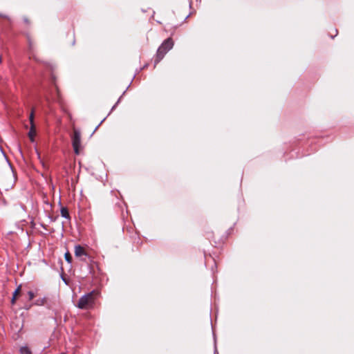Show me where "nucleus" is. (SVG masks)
Instances as JSON below:
<instances>
[{
  "instance_id": "f257e3e1",
  "label": "nucleus",
  "mask_w": 354,
  "mask_h": 354,
  "mask_svg": "<svg viewBox=\"0 0 354 354\" xmlns=\"http://www.w3.org/2000/svg\"><path fill=\"white\" fill-rule=\"evenodd\" d=\"M174 46V41L171 38L165 39L157 50L156 57L154 59V66L159 63L165 54Z\"/></svg>"
},
{
  "instance_id": "f03ea898",
  "label": "nucleus",
  "mask_w": 354,
  "mask_h": 354,
  "mask_svg": "<svg viewBox=\"0 0 354 354\" xmlns=\"http://www.w3.org/2000/svg\"><path fill=\"white\" fill-rule=\"evenodd\" d=\"M72 145L74 151L76 154L80 153V147H81V133L77 129H75L73 131V136L72 137Z\"/></svg>"
},
{
  "instance_id": "7ed1b4c3",
  "label": "nucleus",
  "mask_w": 354,
  "mask_h": 354,
  "mask_svg": "<svg viewBox=\"0 0 354 354\" xmlns=\"http://www.w3.org/2000/svg\"><path fill=\"white\" fill-rule=\"evenodd\" d=\"M93 292L92 291L82 296L78 301L77 306L80 309L86 308L87 306L93 301Z\"/></svg>"
},
{
  "instance_id": "20e7f679",
  "label": "nucleus",
  "mask_w": 354,
  "mask_h": 354,
  "mask_svg": "<svg viewBox=\"0 0 354 354\" xmlns=\"http://www.w3.org/2000/svg\"><path fill=\"white\" fill-rule=\"evenodd\" d=\"M29 120H30V129L28 132V136H29L30 140L32 142L34 140V136L35 135V126L34 124V111L33 110H32V111L30 114Z\"/></svg>"
},
{
  "instance_id": "39448f33",
  "label": "nucleus",
  "mask_w": 354,
  "mask_h": 354,
  "mask_svg": "<svg viewBox=\"0 0 354 354\" xmlns=\"http://www.w3.org/2000/svg\"><path fill=\"white\" fill-rule=\"evenodd\" d=\"M75 255L76 257H86L87 254L86 253L84 249L81 245H77L75 246Z\"/></svg>"
},
{
  "instance_id": "423d86ee",
  "label": "nucleus",
  "mask_w": 354,
  "mask_h": 354,
  "mask_svg": "<svg viewBox=\"0 0 354 354\" xmlns=\"http://www.w3.org/2000/svg\"><path fill=\"white\" fill-rule=\"evenodd\" d=\"M47 301H48V298L46 297L38 298L37 299H36L35 301L34 304L36 306L47 305L48 304Z\"/></svg>"
},
{
  "instance_id": "0eeeda50",
  "label": "nucleus",
  "mask_w": 354,
  "mask_h": 354,
  "mask_svg": "<svg viewBox=\"0 0 354 354\" xmlns=\"http://www.w3.org/2000/svg\"><path fill=\"white\" fill-rule=\"evenodd\" d=\"M20 354H32V351L28 346H22L19 349Z\"/></svg>"
},
{
  "instance_id": "6e6552de",
  "label": "nucleus",
  "mask_w": 354,
  "mask_h": 354,
  "mask_svg": "<svg viewBox=\"0 0 354 354\" xmlns=\"http://www.w3.org/2000/svg\"><path fill=\"white\" fill-rule=\"evenodd\" d=\"M61 215L62 217L65 218H70V215L66 207H62L61 209Z\"/></svg>"
},
{
  "instance_id": "1a4fd4ad",
  "label": "nucleus",
  "mask_w": 354,
  "mask_h": 354,
  "mask_svg": "<svg viewBox=\"0 0 354 354\" xmlns=\"http://www.w3.org/2000/svg\"><path fill=\"white\" fill-rule=\"evenodd\" d=\"M64 258H65V260L68 263H71V262H72V257H71V254L68 252L65 253Z\"/></svg>"
},
{
  "instance_id": "9d476101",
  "label": "nucleus",
  "mask_w": 354,
  "mask_h": 354,
  "mask_svg": "<svg viewBox=\"0 0 354 354\" xmlns=\"http://www.w3.org/2000/svg\"><path fill=\"white\" fill-rule=\"evenodd\" d=\"M27 294H28V300L29 301L32 300L33 298L35 297V293L32 291H31V290L28 291Z\"/></svg>"
},
{
  "instance_id": "9b49d317",
  "label": "nucleus",
  "mask_w": 354,
  "mask_h": 354,
  "mask_svg": "<svg viewBox=\"0 0 354 354\" xmlns=\"http://www.w3.org/2000/svg\"><path fill=\"white\" fill-rule=\"evenodd\" d=\"M55 89H56V92H57V98H59V90L57 88V87L55 86ZM53 100L56 101V100H58V99L55 98V97H53Z\"/></svg>"
},
{
  "instance_id": "f8f14e48",
  "label": "nucleus",
  "mask_w": 354,
  "mask_h": 354,
  "mask_svg": "<svg viewBox=\"0 0 354 354\" xmlns=\"http://www.w3.org/2000/svg\"><path fill=\"white\" fill-rule=\"evenodd\" d=\"M19 291V288H17L15 290V292H13V297H16V296H17V295L18 294Z\"/></svg>"
},
{
  "instance_id": "ddd939ff",
  "label": "nucleus",
  "mask_w": 354,
  "mask_h": 354,
  "mask_svg": "<svg viewBox=\"0 0 354 354\" xmlns=\"http://www.w3.org/2000/svg\"><path fill=\"white\" fill-rule=\"evenodd\" d=\"M120 98H119V100H118V102L115 103V104L112 107V110L114 109L115 108V106L118 105V104L119 103L120 100Z\"/></svg>"
},
{
  "instance_id": "4468645a",
  "label": "nucleus",
  "mask_w": 354,
  "mask_h": 354,
  "mask_svg": "<svg viewBox=\"0 0 354 354\" xmlns=\"http://www.w3.org/2000/svg\"><path fill=\"white\" fill-rule=\"evenodd\" d=\"M24 22H25V23H26V24H28V23H29V21H28V19L26 17H24Z\"/></svg>"
},
{
  "instance_id": "2eb2a0df",
  "label": "nucleus",
  "mask_w": 354,
  "mask_h": 354,
  "mask_svg": "<svg viewBox=\"0 0 354 354\" xmlns=\"http://www.w3.org/2000/svg\"><path fill=\"white\" fill-rule=\"evenodd\" d=\"M105 118H104L102 120H101L100 124L98 126L96 127L95 131L98 128V127L104 121Z\"/></svg>"
},
{
  "instance_id": "dca6fc26",
  "label": "nucleus",
  "mask_w": 354,
  "mask_h": 354,
  "mask_svg": "<svg viewBox=\"0 0 354 354\" xmlns=\"http://www.w3.org/2000/svg\"><path fill=\"white\" fill-rule=\"evenodd\" d=\"M15 299H16V297H12V304H14V303H15Z\"/></svg>"
},
{
  "instance_id": "f3484780",
  "label": "nucleus",
  "mask_w": 354,
  "mask_h": 354,
  "mask_svg": "<svg viewBox=\"0 0 354 354\" xmlns=\"http://www.w3.org/2000/svg\"><path fill=\"white\" fill-rule=\"evenodd\" d=\"M62 278L63 281L65 282V283H67L66 279L63 277H62Z\"/></svg>"
},
{
  "instance_id": "a211bd4d",
  "label": "nucleus",
  "mask_w": 354,
  "mask_h": 354,
  "mask_svg": "<svg viewBox=\"0 0 354 354\" xmlns=\"http://www.w3.org/2000/svg\"><path fill=\"white\" fill-rule=\"evenodd\" d=\"M0 16L3 17H4V18H8V17H7V16H6V15H1V14H0Z\"/></svg>"
},
{
  "instance_id": "6ab92c4d",
  "label": "nucleus",
  "mask_w": 354,
  "mask_h": 354,
  "mask_svg": "<svg viewBox=\"0 0 354 354\" xmlns=\"http://www.w3.org/2000/svg\"><path fill=\"white\" fill-rule=\"evenodd\" d=\"M335 35H337V30H335Z\"/></svg>"
},
{
  "instance_id": "aec40b11",
  "label": "nucleus",
  "mask_w": 354,
  "mask_h": 354,
  "mask_svg": "<svg viewBox=\"0 0 354 354\" xmlns=\"http://www.w3.org/2000/svg\"><path fill=\"white\" fill-rule=\"evenodd\" d=\"M61 354H66L65 353H62Z\"/></svg>"
}]
</instances>
